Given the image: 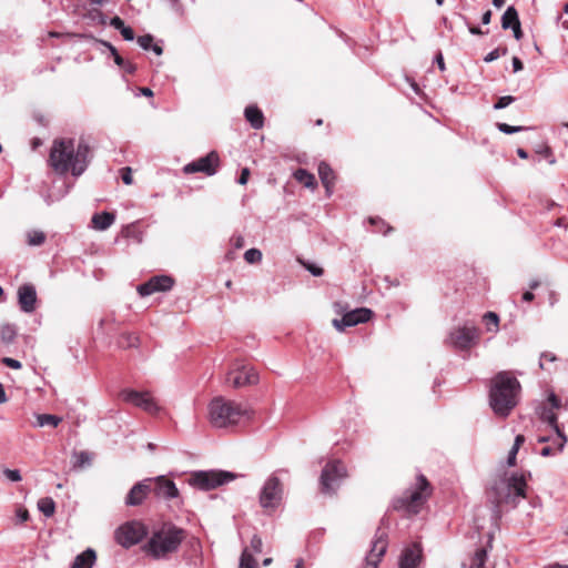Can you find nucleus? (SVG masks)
Masks as SVG:
<instances>
[{
  "label": "nucleus",
  "instance_id": "c756f323",
  "mask_svg": "<svg viewBox=\"0 0 568 568\" xmlns=\"http://www.w3.org/2000/svg\"><path fill=\"white\" fill-rule=\"evenodd\" d=\"M62 422V418L57 415L51 414H38L37 415V426H51L57 427Z\"/></svg>",
  "mask_w": 568,
  "mask_h": 568
},
{
  "label": "nucleus",
  "instance_id": "bf43d9fd",
  "mask_svg": "<svg viewBox=\"0 0 568 568\" xmlns=\"http://www.w3.org/2000/svg\"><path fill=\"white\" fill-rule=\"evenodd\" d=\"M511 62H513L514 72H518V71L523 70L524 64L518 57H514Z\"/></svg>",
  "mask_w": 568,
  "mask_h": 568
},
{
  "label": "nucleus",
  "instance_id": "ddd939ff",
  "mask_svg": "<svg viewBox=\"0 0 568 568\" xmlns=\"http://www.w3.org/2000/svg\"><path fill=\"white\" fill-rule=\"evenodd\" d=\"M220 166V158L217 152L211 151L205 156L199 158L183 168L185 174L204 173L212 176L217 172Z\"/></svg>",
  "mask_w": 568,
  "mask_h": 568
},
{
  "label": "nucleus",
  "instance_id": "8fccbe9b",
  "mask_svg": "<svg viewBox=\"0 0 568 568\" xmlns=\"http://www.w3.org/2000/svg\"><path fill=\"white\" fill-rule=\"evenodd\" d=\"M548 402H549V404H550V406H551V408H550V409H552V410H554V409H556V408H559V407H560V404H561L560 398H559L556 394H554V393H551V394L548 396Z\"/></svg>",
  "mask_w": 568,
  "mask_h": 568
},
{
  "label": "nucleus",
  "instance_id": "09e8293b",
  "mask_svg": "<svg viewBox=\"0 0 568 568\" xmlns=\"http://www.w3.org/2000/svg\"><path fill=\"white\" fill-rule=\"evenodd\" d=\"M120 33L122 34L123 39L125 41H133L134 40V31L131 27H123L122 30H120Z\"/></svg>",
  "mask_w": 568,
  "mask_h": 568
},
{
  "label": "nucleus",
  "instance_id": "de8ad7c7",
  "mask_svg": "<svg viewBox=\"0 0 568 568\" xmlns=\"http://www.w3.org/2000/svg\"><path fill=\"white\" fill-rule=\"evenodd\" d=\"M121 179H122L124 184H126V185L132 184L133 179H132V170H131V168L126 166V168H122L121 169Z\"/></svg>",
  "mask_w": 568,
  "mask_h": 568
},
{
  "label": "nucleus",
  "instance_id": "864d4df0",
  "mask_svg": "<svg viewBox=\"0 0 568 568\" xmlns=\"http://www.w3.org/2000/svg\"><path fill=\"white\" fill-rule=\"evenodd\" d=\"M248 178H250V170L247 168H244L242 171H241V175L237 180V182L241 184V185H245L248 181Z\"/></svg>",
  "mask_w": 568,
  "mask_h": 568
},
{
  "label": "nucleus",
  "instance_id": "423d86ee",
  "mask_svg": "<svg viewBox=\"0 0 568 568\" xmlns=\"http://www.w3.org/2000/svg\"><path fill=\"white\" fill-rule=\"evenodd\" d=\"M430 496V485L424 475L417 476L416 487L408 489L404 495L394 500L393 507L396 510H406L409 514H417L427 498Z\"/></svg>",
  "mask_w": 568,
  "mask_h": 568
},
{
  "label": "nucleus",
  "instance_id": "f257e3e1",
  "mask_svg": "<svg viewBox=\"0 0 568 568\" xmlns=\"http://www.w3.org/2000/svg\"><path fill=\"white\" fill-rule=\"evenodd\" d=\"M91 149L84 140H80L77 148L72 139H57L53 141L49 164L59 174L71 171L73 176H80L90 163Z\"/></svg>",
  "mask_w": 568,
  "mask_h": 568
},
{
  "label": "nucleus",
  "instance_id": "f704fd0d",
  "mask_svg": "<svg viewBox=\"0 0 568 568\" xmlns=\"http://www.w3.org/2000/svg\"><path fill=\"white\" fill-rule=\"evenodd\" d=\"M240 568H258L253 554L245 548L240 558Z\"/></svg>",
  "mask_w": 568,
  "mask_h": 568
},
{
  "label": "nucleus",
  "instance_id": "79ce46f5",
  "mask_svg": "<svg viewBox=\"0 0 568 568\" xmlns=\"http://www.w3.org/2000/svg\"><path fill=\"white\" fill-rule=\"evenodd\" d=\"M3 475L10 480V481H13V483H18L22 479V476H21V473L19 469H10V468H4L3 469Z\"/></svg>",
  "mask_w": 568,
  "mask_h": 568
},
{
  "label": "nucleus",
  "instance_id": "c9c22d12",
  "mask_svg": "<svg viewBox=\"0 0 568 568\" xmlns=\"http://www.w3.org/2000/svg\"><path fill=\"white\" fill-rule=\"evenodd\" d=\"M483 320L486 323L488 331L496 332L498 329L499 317H498V315L496 313L487 312L483 316Z\"/></svg>",
  "mask_w": 568,
  "mask_h": 568
},
{
  "label": "nucleus",
  "instance_id": "4be33fe9",
  "mask_svg": "<svg viewBox=\"0 0 568 568\" xmlns=\"http://www.w3.org/2000/svg\"><path fill=\"white\" fill-rule=\"evenodd\" d=\"M422 551L419 544L405 548L399 558V568H417L422 560Z\"/></svg>",
  "mask_w": 568,
  "mask_h": 568
},
{
  "label": "nucleus",
  "instance_id": "4d7b16f0",
  "mask_svg": "<svg viewBox=\"0 0 568 568\" xmlns=\"http://www.w3.org/2000/svg\"><path fill=\"white\" fill-rule=\"evenodd\" d=\"M518 449L511 447L508 457H507V464L509 466H514L516 464V456H517Z\"/></svg>",
  "mask_w": 568,
  "mask_h": 568
},
{
  "label": "nucleus",
  "instance_id": "7ed1b4c3",
  "mask_svg": "<svg viewBox=\"0 0 568 568\" xmlns=\"http://www.w3.org/2000/svg\"><path fill=\"white\" fill-rule=\"evenodd\" d=\"M527 483L523 475L513 474L510 477L499 478L491 486L488 496L496 508L503 505L516 508L520 499L526 498Z\"/></svg>",
  "mask_w": 568,
  "mask_h": 568
},
{
  "label": "nucleus",
  "instance_id": "f8f14e48",
  "mask_svg": "<svg viewBox=\"0 0 568 568\" xmlns=\"http://www.w3.org/2000/svg\"><path fill=\"white\" fill-rule=\"evenodd\" d=\"M258 382L256 371L242 362H235L226 374V383L234 388L254 385Z\"/></svg>",
  "mask_w": 568,
  "mask_h": 568
},
{
  "label": "nucleus",
  "instance_id": "6ab92c4d",
  "mask_svg": "<svg viewBox=\"0 0 568 568\" xmlns=\"http://www.w3.org/2000/svg\"><path fill=\"white\" fill-rule=\"evenodd\" d=\"M152 489V478L143 479L136 483L128 493L125 497L126 506L141 505Z\"/></svg>",
  "mask_w": 568,
  "mask_h": 568
},
{
  "label": "nucleus",
  "instance_id": "774afa93",
  "mask_svg": "<svg viewBox=\"0 0 568 568\" xmlns=\"http://www.w3.org/2000/svg\"><path fill=\"white\" fill-rule=\"evenodd\" d=\"M126 341H128L126 345L129 347H134L138 345L139 338L134 335H128Z\"/></svg>",
  "mask_w": 568,
  "mask_h": 568
},
{
  "label": "nucleus",
  "instance_id": "b1692460",
  "mask_svg": "<svg viewBox=\"0 0 568 568\" xmlns=\"http://www.w3.org/2000/svg\"><path fill=\"white\" fill-rule=\"evenodd\" d=\"M318 175L322 181V184L326 189L327 194L329 195L332 193V187L334 185V171L326 162H321L318 164Z\"/></svg>",
  "mask_w": 568,
  "mask_h": 568
},
{
  "label": "nucleus",
  "instance_id": "4c0bfd02",
  "mask_svg": "<svg viewBox=\"0 0 568 568\" xmlns=\"http://www.w3.org/2000/svg\"><path fill=\"white\" fill-rule=\"evenodd\" d=\"M101 43L110 50L116 65H119V67L124 65L125 60L119 54V52L114 45H112L110 42H106V41H101Z\"/></svg>",
  "mask_w": 568,
  "mask_h": 568
},
{
  "label": "nucleus",
  "instance_id": "69168bd1",
  "mask_svg": "<svg viewBox=\"0 0 568 568\" xmlns=\"http://www.w3.org/2000/svg\"><path fill=\"white\" fill-rule=\"evenodd\" d=\"M554 454H555V449L551 446H545L540 450V455L544 456V457H548V456H551Z\"/></svg>",
  "mask_w": 568,
  "mask_h": 568
},
{
  "label": "nucleus",
  "instance_id": "a211bd4d",
  "mask_svg": "<svg viewBox=\"0 0 568 568\" xmlns=\"http://www.w3.org/2000/svg\"><path fill=\"white\" fill-rule=\"evenodd\" d=\"M151 493L160 499H172L179 495L175 483L166 479L164 476H159L155 479H152Z\"/></svg>",
  "mask_w": 568,
  "mask_h": 568
},
{
  "label": "nucleus",
  "instance_id": "39448f33",
  "mask_svg": "<svg viewBox=\"0 0 568 568\" xmlns=\"http://www.w3.org/2000/svg\"><path fill=\"white\" fill-rule=\"evenodd\" d=\"M209 422L215 428L236 425L247 414L242 404L223 396L214 397L209 404Z\"/></svg>",
  "mask_w": 568,
  "mask_h": 568
},
{
  "label": "nucleus",
  "instance_id": "ea45409f",
  "mask_svg": "<svg viewBox=\"0 0 568 568\" xmlns=\"http://www.w3.org/2000/svg\"><path fill=\"white\" fill-rule=\"evenodd\" d=\"M497 128L500 132H503L505 134L517 133V132H520L526 129L524 126H513L507 123H497Z\"/></svg>",
  "mask_w": 568,
  "mask_h": 568
},
{
  "label": "nucleus",
  "instance_id": "412c9836",
  "mask_svg": "<svg viewBox=\"0 0 568 568\" xmlns=\"http://www.w3.org/2000/svg\"><path fill=\"white\" fill-rule=\"evenodd\" d=\"M541 419L555 430L556 438L554 439V444L557 446L556 452H561L567 443V437L559 428L557 415L552 409L545 408L541 413Z\"/></svg>",
  "mask_w": 568,
  "mask_h": 568
},
{
  "label": "nucleus",
  "instance_id": "13d9d810",
  "mask_svg": "<svg viewBox=\"0 0 568 568\" xmlns=\"http://www.w3.org/2000/svg\"><path fill=\"white\" fill-rule=\"evenodd\" d=\"M91 16L92 17H98L100 24H105L106 23V16L103 12H101L100 10L91 11Z\"/></svg>",
  "mask_w": 568,
  "mask_h": 568
},
{
  "label": "nucleus",
  "instance_id": "9b49d317",
  "mask_svg": "<svg viewBox=\"0 0 568 568\" xmlns=\"http://www.w3.org/2000/svg\"><path fill=\"white\" fill-rule=\"evenodd\" d=\"M347 476L346 467L339 460L327 463L321 474V489L324 494H334L342 479Z\"/></svg>",
  "mask_w": 568,
  "mask_h": 568
},
{
  "label": "nucleus",
  "instance_id": "dca6fc26",
  "mask_svg": "<svg viewBox=\"0 0 568 568\" xmlns=\"http://www.w3.org/2000/svg\"><path fill=\"white\" fill-rule=\"evenodd\" d=\"M387 549L386 532L378 528L375 534V540L372 544L369 554L366 556L364 568H377L378 562Z\"/></svg>",
  "mask_w": 568,
  "mask_h": 568
},
{
  "label": "nucleus",
  "instance_id": "9d476101",
  "mask_svg": "<svg viewBox=\"0 0 568 568\" xmlns=\"http://www.w3.org/2000/svg\"><path fill=\"white\" fill-rule=\"evenodd\" d=\"M148 535V528L140 521H129L121 525L114 532V538L119 545L130 548L144 539Z\"/></svg>",
  "mask_w": 568,
  "mask_h": 568
},
{
  "label": "nucleus",
  "instance_id": "e2e57ef3",
  "mask_svg": "<svg viewBox=\"0 0 568 568\" xmlns=\"http://www.w3.org/2000/svg\"><path fill=\"white\" fill-rule=\"evenodd\" d=\"M435 61L440 69V71H445V62L442 52H438L435 57Z\"/></svg>",
  "mask_w": 568,
  "mask_h": 568
},
{
  "label": "nucleus",
  "instance_id": "a878e982",
  "mask_svg": "<svg viewBox=\"0 0 568 568\" xmlns=\"http://www.w3.org/2000/svg\"><path fill=\"white\" fill-rule=\"evenodd\" d=\"M244 115L253 129H261L264 125V116L262 111L256 105H248L245 108Z\"/></svg>",
  "mask_w": 568,
  "mask_h": 568
},
{
  "label": "nucleus",
  "instance_id": "052dcab7",
  "mask_svg": "<svg viewBox=\"0 0 568 568\" xmlns=\"http://www.w3.org/2000/svg\"><path fill=\"white\" fill-rule=\"evenodd\" d=\"M121 68L129 74H133L136 71V67L129 61H124V65Z\"/></svg>",
  "mask_w": 568,
  "mask_h": 568
},
{
  "label": "nucleus",
  "instance_id": "cd10ccee",
  "mask_svg": "<svg viewBox=\"0 0 568 568\" xmlns=\"http://www.w3.org/2000/svg\"><path fill=\"white\" fill-rule=\"evenodd\" d=\"M294 178L306 187L314 189L316 186L315 176L305 169H297L294 172Z\"/></svg>",
  "mask_w": 568,
  "mask_h": 568
},
{
  "label": "nucleus",
  "instance_id": "338daca9",
  "mask_svg": "<svg viewBox=\"0 0 568 568\" xmlns=\"http://www.w3.org/2000/svg\"><path fill=\"white\" fill-rule=\"evenodd\" d=\"M468 31L474 36H483V34L487 33V32H484L480 28L475 27V26H468Z\"/></svg>",
  "mask_w": 568,
  "mask_h": 568
},
{
  "label": "nucleus",
  "instance_id": "603ef678",
  "mask_svg": "<svg viewBox=\"0 0 568 568\" xmlns=\"http://www.w3.org/2000/svg\"><path fill=\"white\" fill-rule=\"evenodd\" d=\"M110 26H112L114 29L119 31L122 30L123 27H125L124 21L118 16L113 17L110 20Z\"/></svg>",
  "mask_w": 568,
  "mask_h": 568
},
{
  "label": "nucleus",
  "instance_id": "bb28decb",
  "mask_svg": "<svg viewBox=\"0 0 568 568\" xmlns=\"http://www.w3.org/2000/svg\"><path fill=\"white\" fill-rule=\"evenodd\" d=\"M518 23H520V20L516 8L508 7L501 17V28L504 30L511 29Z\"/></svg>",
  "mask_w": 568,
  "mask_h": 568
},
{
  "label": "nucleus",
  "instance_id": "58836bf2",
  "mask_svg": "<svg viewBox=\"0 0 568 568\" xmlns=\"http://www.w3.org/2000/svg\"><path fill=\"white\" fill-rule=\"evenodd\" d=\"M536 153H538L541 156H544L545 159H547L549 164H555L556 160L554 158L551 149L548 145L544 144V145L539 146L536 150Z\"/></svg>",
  "mask_w": 568,
  "mask_h": 568
},
{
  "label": "nucleus",
  "instance_id": "20e7f679",
  "mask_svg": "<svg viewBox=\"0 0 568 568\" xmlns=\"http://www.w3.org/2000/svg\"><path fill=\"white\" fill-rule=\"evenodd\" d=\"M186 532L184 529L170 525L153 532L149 541L144 546L146 554L154 559H162L170 554L178 551Z\"/></svg>",
  "mask_w": 568,
  "mask_h": 568
},
{
  "label": "nucleus",
  "instance_id": "c85d7f7f",
  "mask_svg": "<svg viewBox=\"0 0 568 568\" xmlns=\"http://www.w3.org/2000/svg\"><path fill=\"white\" fill-rule=\"evenodd\" d=\"M38 509L45 516L52 517L55 511V503L51 497L40 498L38 501Z\"/></svg>",
  "mask_w": 568,
  "mask_h": 568
},
{
  "label": "nucleus",
  "instance_id": "680f3d73",
  "mask_svg": "<svg viewBox=\"0 0 568 568\" xmlns=\"http://www.w3.org/2000/svg\"><path fill=\"white\" fill-rule=\"evenodd\" d=\"M511 30L514 32V37L516 40H520L523 38L524 33H523L520 23H518L517 26L511 28Z\"/></svg>",
  "mask_w": 568,
  "mask_h": 568
},
{
  "label": "nucleus",
  "instance_id": "e433bc0d",
  "mask_svg": "<svg viewBox=\"0 0 568 568\" xmlns=\"http://www.w3.org/2000/svg\"><path fill=\"white\" fill-rule=\"evenodd\" d=\"M244 260L250 264L257 263L262 260V252L257 248H250L244 253Z\"/></svg>",
  "mask_w": 568,
  "mask_h": 568
},
{
  "label": "nucleus",
  "instance_id": "49530a36",
  "mask_svg": "<svg viewBox=\"0 0 568 568\" xmlns=\"http://www.w3.org/2000/svg\"><path fill=\"white\" fill-rule=\"evenodd\" d=\"M1 363L12 369H20L22 367V364L18 359L11 357L1 358Z\"/></svg>",
  "mask_w": 568,
  "mask_h": 568
},
{
  "label": "nucleus",
  "instance_id": "0e129e2a",
  "mask_svg": "<svg viewBox=\"0 0 568 568\" xmlns=\"http://www.w3.org/2000/svg\"><path fill=\"white\" fill-rule=\"evenodd\" d=\"M525 443V436L524 435H517L515 437V442H514V445L513 447L516 448V449H519L520 446Z\"/></svg>",
  "mask_w": 568,
  "mask_h": 568
},
{
  "label": "nucleus",
  "instance_id": "a18cd8bd",
  "mask_svg": "<svg viewBox=\"0 0 568 568\" xmlns=\"http://www.w3.org/2000/svg\"><path fill=\"white\" fill-rule=\"evenodd\" d=\"M263 541L260 536L254 535L250 542V548L254 554L262 552Z\"/></svg>",
  "mask_w": 568,
  "mask_h": 568
},
{
  "label": "nucleus",
  "instance_id": "473e14b6",
  "mask_svg": "<svg viewBox=\"0 0 568 568\" xmlns=\"http://www.w3.org/2000/svg\"><path fill=\"white\" fill-rule=\"evenodd\" d=\"M487 559V551L485 548H479L470 558L469 568H483Z\"/></svg>",
  "mask_w": 568,
  "mask_h": 568
},
{
  "label": "nucleus",
  "instance_id": "5fc2aeb1",
  "mask_svg": "<svg viewBox=\"0 0 568 568\" xmlns=\"http://www.w3.org/2000/svg\"><path fill=\"white\" fill-rule=\"evenodd\" d=\"M544 361L554 362V361H556V356L554 354H551V353H544L541 355V358H540V362H539V366H540L541 369L545 368Z\"/></svg>",
  "mask_w": 568,
  "mask_h": 568
},
{
  "label": "nucleus",
  "instance_id": "a19ab883",
  "mask_svg": "<svg viewBox=\"0 0 568 568\" xmlns=\"http://www.w3.org/2000/svg\"><path fill=\"white\" fill-rule=\"evenodd\" d=\"M153 36L151 34H144V36H140L138 37L136 39V42L143 49V50H150L151 49V45L153 43Z\"/></svg>",
  "mask_w": 568,
  "mask_h": 568
},
{
  "label": "nucleus",
  "instance_id": "6e6d98bb",
  "mask_svg": "<svg viewBox=\"0 0 568 568\" xmlns=\"http://www.w3.org/2000/svg\"><path fill=\"white\" fill-rule=\"evenodd\" d=\"M306 268L314 276H321L323 274V268L317 266V265L310 264V265L306 266Z\"/></svg>",
  "mask_w": 568,
  "mask_h": 568
},
{
  "label": "nucleus",
  "instance_id": "37998d69",
  "mask_svg": "<svg viewBox=\"0 0 568 568\" xmlns=\"http://www.w3.org/2000/svg\"><path fill=\"white\" fill-rule=\"evenodd\" d=\"M506 53H507V48L495 49V50L490 51L484 58V61L487 62V63L493 62V61L497 60L500 55H505Z\"/></svg>",
  "mask_w": 568,
  "mask_h": 568
},
{
  "label": "nucleus",
  "instance_id": "2f4dec72",
  "mask_svg": "<svg viewBox=\"0 0 568 568\" xmlns=\"http://www.w3.org/2000/svg\"><path fill=\"white\" fill-rule=\"evenodd\" d=\"M1 341L6 344H10L17 336V328L12 324H4L0 331Z\"/></svg>",
  "mask_w": 568,
  "mask_h": 568
},
{
  "label": "nucleus",
  "instance_id": "6e6552de",
  "mask_svg": "<svg viewBox=\"0 0 568 568\" xmlns=\"http://www.w3.org/2000/svg\"><path fill=\"white\" fill-rule=\"evenodd\" d=\"M480 331L473 324L454 327L446 339V344L457 351H468L478 344Z\"/></svg>",
  "mask_w": 568,
  "mask_h": 568
},
{
  "label": "nucleus",
  "instance_id": "f3484780",
  "mask_svg": "<svg viewBox=\"0 0 568 568\" xmlns=\"http://www.w3.org/2000/svg\"><path fill=\"white\" fill-rule=\"evenodd\" d=\"M174 280L168 275H156L148 282L138 286V293L141 296H149L155 292H166L173 287Z\"/></svg>",
  "mask_w": 568,
  "mask_h": 568
},
{
  "label": "nucleus",
  "instance_id": "5701e85b",
  "mask_svg": "<svg viewBox=\"0 0 568 568\" xmlns=\"http://www.w3.org/2000/svg\"><path fill=\"white\" fill-rule=\"evenodd\" d=\"M114 221H115L114 213L101 212V213H95L92 216L91 223H92L93 229H95L98 231H105L114 223Z\"/></svg>",
  "mask_w": 568,
  "mask_h": 568
},
{
  "label": "nucleus",
  "instance_id": "c03bdc74",
  "mask_svg": "<svg viewBox=\"0 0 568 568\" xmlns=\"http://www.w3.org/2000/svg\"><path fill=\"white\" fill-rule=\"evenodd\" d=\"M515 101V98L511 95H504L498 99V101L494 104V109L501 110L508 106L510 103Z\"/></svg>",
  "mask_w": 568,
  "mask_h": 568
},
{
  "label": "nucleus",
  "instance_id": "72a5a7b5",
  "mask_svg": "<svg viewBox=\"0 0 568 568\" xmlns=\"http://www.w3.org/2000/svg\"><path fill=\"white\" fill-rule=\"evenodd\" d=\"M45 241V234L42 231H29L27 233V243L30 246H40Z\"/></svg>",
  "mask_w": 568,
  "mask_h": 568
},
{
  "label": "nucleus",
  "instance_id": "0eeeda50",
  "mask_svg": "<svg viewBox=\"0 0 568 568\" xmlns=\"http://www.w3.org/2000/svg\"><path fill=\"white\" fill-rule=\"evenodd\" d=\"M281 474H288V470L285 468L275 470L262 486L258 501L263 509H275L281 504L284 494Z\"/></svg>",
  "mask_w": 568,
  "mask_h": 568
},
{
  "label": "nucleus",
  "instance_id": "7c9ffc66",
  "mask_svg": "<svg viewBox=\"0 0 568 568\" xmlns=\"http://www.w3.org/2000/svg\"><path fill=\"white\" fill-rule=\"evenodd\" d=\"M74 468H84L91 465L92 463V455L89 452L82 450L73 454Z\"/></svg>",
  "mask_w": 568,
  "mask_h": 568
},
{
  "label": "nucleus",
  "instance_id": "393cba45",
  "mask_svg": "<svg viewBox=\"0 0 568 568\" xmlns=\"http://www.w3.org/2000/svg\"><path fill=\"white\" fill-rule=\"evenodd\" d=\"M97 559L95 551L91 548H88L83 552L79 554L73 562L71 568H92Z\"/></svg>",
  "mask_w": 568,
  "mask_h": 568
},
{
  "label": "nucleus",
  "instance_id": "3c124183",
  "mask_svg": "<svg viewBox=\"0 0 568 568\" xmlns=\"http://www.w3.org/2000/svg\"><path fill=\"white\" fill-rule=\"evenodd\" d=\"M17 518L19 523H26L29 520V511L26 508H18Z\"/></svg>",
  "mask_w": 568,
  "mask_h": 568
},
{
  "label": "nucleus",
  "instance_id": "f03ea898",
  "mask_svg": "<svg viewBox=\"0 0 568 568\" xmlns=\"http://www.w3.org/2000/svg\"><path fill=\"white\" fill-rule=\"evenodd\" d=\"M520 389L519 381L510 372L497 373L489 388V405L495 415L507 417L518 404Z\"/></svg>",
  "mask_w": 568,
  "mask_h": 568
},
{
  "label": "nucleus",
  "instance_id": "4468645a",
  "mask_svg": "<svg viewBox=\"0 0 568 568\" xmlns=\"http://www.w3.org/2000/svg\"><path fill=\"white\" fill-rule=\"evenodd\" d=\"M373 312L369 308L361 307L347 312L339 320L334 318L332 323L337 331L343 332L346 327H352L357 324L368 322Z\"/></svg>",
  "mask_w": 568,
  "mask_h": 568
},
{
  "label": "nucleus",
  "instance_id": "aec40b11",
  "mask_svg": "<svg viewBox=\"0 0 568 568\" xmlns=\"http://www.w3.org/2000/svg\"><path fill=\"white\" fill-rule=\"evenodd\" d=\"M18 304L24 313H32L37 306V291L32 284L26 283L18 288Z\"/></svg>",
  "mask_w": 568,
  "mask_h": 568
},
{
  "label": "nucleus",
  "instance_id": "2eb2a0df",
  "mask_svg": "<svg viewBox=\"0 0 568 568\" xmlns=\"http://www.w3.org/2000/svg\"><path fill=\"white\" fill-rule=\"evenodd\" d=\"M123 400L130 403L143 410L154 414L159 410L156 403L148 392H136L132 389L123 390L121 394Z\"/></svg>",
  "mask_w": 568,
  "mask_h": 568
},
{
  "label": "nucleus",
  "instance_id": "1a4fd4ad",
  "mask_svg": "<svg viewBox=\"0 0 568 568\" xmlns=\"http://www.w3.org/2000/svg\"><path fill=\"white\" fill-rule=\"evenodd\" d=\"M235 475L224 470L196 471L191 477V484L202 490H211L230 483Z\"/></svg>",
  "mask_w": 568,
  "mask_h": 568
}]
</instances>
